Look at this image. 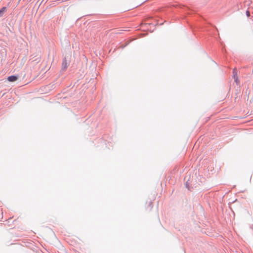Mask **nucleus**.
<instances>
[{
    "mask_svg": "<svg viewBox=\"0 0 253 253\" xmlns=\"http://www.w3.org/2000/svg\"><path fill=\"white\" fill-rule=\"evenodd\" d=\"M18 79V77L16 76H11L7 78V80L9 82H14Z\"/></svg>",
    "mask_w": 253,
    "mask_h": 253,
    "instance_id": "f257e3e1",
    "label": "nucleus"
},
{
    "mask_svg": "<svg viewBox=\"0 0 253 253\" xmlns=\"http://www.w3.org/2000/svg\"><path fill=\"white\" fill-rule=\"evenodd\" d=\"M6 7H3L1 9H0V17L3 15L4 12L6 11Z\"/></svg>",
    "mask_w": 253,
    "mask_h": 253,
    "instance_id": "f03ea898",
    "label": "nucleus"
},
{
    "mask_svg": "<svg viewBox=\"0 0 253 253\" xmlns=\"http://www.w3.org/2000/svg\"><path fill=\"white\" fill-rule=\"evenodd\" d=\"M67 66H68L67 62L66 61H64L62 64L63 68L64 69H66L67 67Z\"/></svg>",
    "mask_w": 253,
    "mask_h": 253,
    "instance_id": "7ed1b4c3",
    "label": "nucleus"
},
{
    "mask_svg": "<svg viewBox=\"0 0 253 253\" xmlns=\"http://www.w3.org/2000/svg\"><path fill=\"white\" fill-rule=\"evenodd\" d=\"M148 206L149 207L150 210L153 208V206H151V204L150 203V202L148 203Z\"/></svg>",
    "mask_w": 253,
    "mask_h": 253,
    "instance_id": "20e7f679",
    "label": "nucleus"
},
{
    "mask_svg": "<svg viewBox=\"0 0 253 253\" xmlns=\"http://www.w3.org/2000/svg\"><path fill=\"white\" fill-rule=\"evenodd\" d=\"M246 15L248 17H249L250 15V12L249 11H246Z\"/></svg>",
    "mask_w": 253,
    "mask_h": 253,
    "instance_id": "39448f33",
    "label": "nucleus"
},
{
    "mask_svg": "<svg viewBox=\"0 0 253 253\" xmlns=\"http://www.w3.org/2000/svg\"><path fill=\"white\" fill-rule=\"evenodd\" d=\"M233 73H234H234H236V71H235V70H234V71H233Z\"/></svg>",
    "mask_w": 253,
    "mask_h": 253,
    "instance_id": "423d86ee",
    "label": "nucleus"
}]
</instances>
